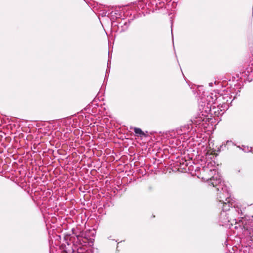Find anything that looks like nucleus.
Segmentation results:
<instances>
[{"label": "nucleus", "instance_id": "nucleus-7", "mask_svg": "<svg viewBox=\"0 0 253 253\" xmlns=\"http://www.w3.org/2000/svg\"><path fill=\"white\" fill-rule=\"evenodd\" d=\"M240 211H241V214H242V210H240Z\"/></svg>", "mask_w": 253, "mask_h": 253}, {"label": "nucleus", "instance_id": "nucleus-4", "mask_svg": "<svg viewBox=\"0 0 253 253\" xmlns=\"http://www.w3.org/2000/svg\"><path fill=\"white\" fill-rule=\"evenodd\" d=\"M210 172L211 173V174H212L213 173H215L216 171L214 169H210L209 170Z\"/></svg>", "mask_w": 253, "mask_h": 253}, {"label": "nucleus", "instance_id": "nucleus-6", "mask_svg": "<svg viewBox=\"0 0 253 253\" xmlns=\"http://www.w3.org/2000/svg\"><path fill=\"white\" fill-rule=\"evenodd\" d=\"M237 211L238 212V213H239V209H238V210H237Z\"/></svg>", "mask_w": 253, "mask_h": 253}, {"label": "nucleus", "instance_id": "nucleus-1", "mask_svg": "<svg viewBox=\"0 0 253 253\" xmlns=\"http://www.w3.org/2000/svg\"><path fill=\"white\" fill-rule=\"evenodd\" d=\"M209 184L213 187H217V196L219 202L222 204V210L227 211L232 207H235V202L231 198L229 188L222 181L221 176L218 173L214 174L210 179H207Z\"/></svg>", "mask_w": 253, "mask_h": 253}, {"label": "nucleus", "instance_id": "nucleus-3", "mask_svg": "<svg viewBox=\"0 0 253 253\" xmlns=\"http://www.w3.org/2000/svg\"><path fill=\"white\" fill-rule=\"evenodd\" d=\"M133 129L136 136H139L140 137L146 136V135L145 134V133L140 128L134 127Z\"/></svg>", "mask_w": 253, "mask_h": 253}, {"label": "nucleus", "instance_id": "nucleus-5", "mask_svg": "<svg viewBox=\"0 0 253 253\" xmlns=\"http://www.w3.org/2000/svg\"><path fill=\"white\" fill-rule=\"evenodd\" d=\"M209 84H210V86H212V83H210Z\"/></svg>", "mask_w": 253, "mask_h": 253}, {"label": "nucleus", "instance_id": "nucleus-2", "mask_svg": "<svg viewBox=\"0 0 253 253\" xmlns=\"http://www.w3.org/2000/svg\"><path fill=\"white\" fill-rule=\"evenodd\" d=\"M243 226V233L247 237H253V216H245L239 220Z\"/></svg>", "mask_w": 253, "mask_h": 253}]
</instances>
